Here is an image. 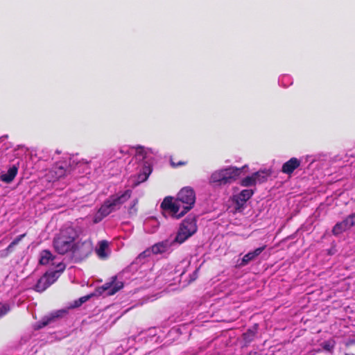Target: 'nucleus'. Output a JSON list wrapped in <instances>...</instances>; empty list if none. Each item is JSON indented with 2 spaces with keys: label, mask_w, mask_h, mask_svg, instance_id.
Wrapping results in <instances>:
<instances>
[{
  "label": "nucleus",
  "mask_w": 355,
  "mask_h": 355,
  "mask_svg": "<svg viewBox=\"0 0 355 355\" xmlns=\"http://www.w3.org/2000/svg\"><path fill=\"white\" fill-rule=\"evenodd\" d=\"M93 250V245L89 239L83 241H75V246L73 254L79 255L80 257H87L89 254Z\"/></svg>",
  "instance_id": "nucleus-12"
},
{
  "label": "nucleus",
  "mask_w": 355,
  "mask_h": 355,
  "mask_svg": "<svg viewBox=\"0 0 355 355\" xmlns=\"http://www.w3.org/2000/svg\"><path fill=\"white\" fill-rule=\"evenodd\" d=\"M289 78H289L288 76H283V77H282V80H279V83L281 82V84H282V85H283V86H284V87H287V86H288V85H290L291 83H288L287 85H285V84L284 83V79H285V80H287V79L288 80Z\"/></svg>",
  "instance_id": "nucleus-29"
},
{
  "label": "nucleus",
  "mask_w": 355,
  "mask_h": 355,
  "mask_svg": "<svg viewBox=\"0 0 355 355\" xmlns=\"http://www.w3.org/2000/svg\"><path fill=\"white\" fill-rule=\"evenodd\" d=\"M334 345L330 342L324 343V349L327 351L331 352L334 349Z\"/></svg>",
  "instance_id": "nucleus-28"
},
{
  "label": "nucleus",
  "mask_w": 355,
  "mask_h": 355,
  "mask_svg": "<svg viewBox=\"0 0 355 355\" xmlns=\"http://www.w3.org/2000/svg\"><path fill=\"white\" fill-rule=\"evenodd\" d=\"M9 310L10 308L8 304L0 303V318L6 315Z\"/></svg>",
  "instance_id": "nucleus-25"
},
{
  "label": "nucleus",
  "mask_w": 355,
  "mask_h": 355,
  "mask_svg": "<svg viewBox=\"0 0 355 355\" xmlns=\"http://www.w3.org/2000/svg\"><path fill=\"white\" fill-rule=\"evenodd\" d=\"M53 259V257L49 250H42L40 254V263L42 265H46Z\"/></svg>",
  "instance_id": "nucleus-20"
},
{
  "label": "nucleus",
  "mask_w": 355,
  "mask_h": 355,
  "mask_svg": "<svg viewBox=\"0 0 355 355\" xmlns=\"http://www.w3.org/2000/svg\"><path fill=\"white\" fill-rule=\"evenodd\" d=\"M95 252L100 259H107L111 252L109 248V243L105 240L99 241L96 247Z\"/></svg>",
  "instance_id": "nucleus-16"
},
{
  "label": "nucleus",
  "mask_w": 355,
  "mask_h": 355,
  "mask_svg": "<svg viewBox=\"0 0 355 355\" xmlns=\"http://www.w3.org/2000/svg\"><path fill=\"white\" fill-rule=\"evenodd\" d=\"M354 225V221L349 215L345 219L341 222L337 223L334 225L332 232L334 235H339Z\"/></svg>",
  "instance_id": "nucleus-14"
},
{
  "label": "nucleus",
  "mask_w": 355,
  "mask_h": 355,
  "mask_svg": "<svg viewBox=\"0 0 355 355\" xmlns=\"http://www.w3.org/2000/svg\"><path fill=\"white\" fill-rule=\"evenodd\" d=\"M58 169L60 171V172L58 173V177H61L62 175H64L65 172H64V170L63 167L60 166V167H59Z\"/></svg>",
  "instance_id": "nucleus-30"
},
{
  "label": "nucleus",
  "mask_w": 355,
  "mask_h": 355,
  "mask_svg": "<svg viewBox=\"0 0 355 355\" xmlns=\"http://www.w3.org/2000/svg\"><path fill=\"white\" fill-rule=\"evenodd\" d=\"M159 226V222L156 218H151L144 222V229L149 233L155 232Z\"/></svg>",
  "instance_id": "nucleus-19"
},
{
  "label": "nucleus",
  "mask_w": 355,
  "mask_h": 355,
  "mask_svg": "<svg viewBox=\"0 0 355 355\" xmlns=\"http://www.w3.org/2000/svg\"><path fill=\"white\" fill-rule=\"evenodd\" d=\"M248 355H257L256 352L254 353H250Z\"/></svg>",
  "instance_id": "nucleus-35"
},
{
  "label": "nucleus",
  "mask_w": 355,
  "mask_h": 355,
  "mask_svg": "<svg viewBox=\"0 0 355 355\" xmlns=\"http://www.w3.org/2000/svg\"><path fill=\"white\" fill-rule=\"evenodd\" d=\"M194 191L189 187L182 189L175 199L166 197L161 204L163 211L168 212L173 218H180L191 209L195 204Z\"/></svg>",
  "instance_id": "nucleus-1"
},
{
  "label": "nucleus",
  "mask_w": 355,
  "mask_h": 355,
  "mask_svg": "<svg viewBox=\"0 0 355 355\" xmlns=\"http://www.w3.org/2000/svg\"><path fill=\"white\" fill-rule=\"evenodd\" d=\"M146 335L148 339L152 340L157 335V329L155 327L150 328L146 332Z\"/></svg>",
  "instance_id": "nucleus-24"
},
{
  "label": "nucleus",
  "mask_w": 355,
  "mask_h": 355,
  "mask_svg": "<svg viewBox=\"0 0 355 355\" xmlns=\"http://www.w3.org/2000/svg\"><path fill=\"white\" fill-rule=\"evenodd\" d=\"M67 313V309H60L50 313L44 317L37 324V328L41 329L51 322H55L58 318L64 317Z\"/></svg>",
  "instance_id": "nucleus-13"
},
{
  "label": "nucleus",
  "mask_w": 355,
  "mask_h": 355,
  "mask_svg": "<svg viewBox=\"0 0 355 355\" xmlns=\"http://www.w3.org/2000/svg\"><path fill=\"white\" fill-rule=\"evenodd\" d=\"M137 203H138V200L137 199L134 200L132 202V205H130V207H129V209H128L129 214L133 215V214H136V212H137L136 205H137Z\"/></svg>",
  "instance_id": "nucleus-26"
},
{
  "label": "nucleus",
  "mask_w": 355,
  "mask_h": 355,
  "mask_svg": "<svg viewBox=\"0 0 355 355\" xmlns=\"http://www.w3.org/2000/svg\"><path fill=\"white\" fill-rule=\"evenodd\" d=\"M87 164V163H83V162H78V163L76 164V167H77V168H79V167H80V166H81V165H83V164Z\"/></svg>",
  "instance_id": "nucleus-32"
},
{
  "label": "nucleus",
  "mask_w": 355,
  "mask_h": 355,
  "mask_svg": "<svg viewBox=\"0 0 355 355\" xmlns=\"http://www.w3.org/2000/svg\"><path fill=\"white\" fill-rule=\"evenodd\" d=\"M123 287V282L118 279V277H112L110 282L104 284L98 288L97 292L101 295H112Z\"/></svg>",
  "instance_id": "nucleus-10"
},
{
  "label": "nucleus",
  "mask_w": 355,
  "mask_h": 355,
  "mask_svg": "<svg viewBox=\"0 0 355 355\" xmlns=\"http://www.w3.org/2000/svg\"><path fill=\"white\" fill-rule=\"evenodd\" d=\"M132 191L130 189L123 192H119L110 196L101 206L94 217L95 223H99L103 218L110 214L119 209L121 206L126 202L131 196Z\"/></svg>",
  "instance_id": "nucleus-4"
},
{
  "label": "nucleus",
  "mask_w": 355,
  "mask_h": 355,
  "mask_svg": "<svg viewBox=\"0 0 355 355\" xmlns=\"http://www.w3.org/2000/svg\"><path fill=\"white\" fill-rule=\"evenodd\" d=\"M254 336V332L252 330H248L245 334H243L244 340L250 342L252 340Z\"/></svg>",
  "instance_id": "nucleus-27"
},
{
  "label": "nucleus",
  "mask_w": 355,
  "mask_h": 355,
  "mask_svg": "<svg viewBox=\"0 0 355 355\" xmlns=\"http://www.w3.org/2000/svg\"><path fill=\"white\" fill-rule=\"evenodd\" d=\"M246 168H248V166L245 165L241 168L227 166L216 170L211 174L209 182L218 187L230 184L238 178Z\"/></svg>",
  "instance_id": "nucleus-5"
},
{
  "label": "nucleus",
  "mask_w": 355,
  "mask_h": 355,
  "mask_svg": "<svg viewBox=\"0 0 355 355\" xmlns=\"http://www.w3.org/2000/svg\"><path fill=\"white\" fill-rule=\"evenodd\" d=\"M270 173L266 171L260 170L246 176L241 180L240 184L243 187H249L255 186L257 184H261L267 180Z\"/></svg>",
  "instance_id": "nucleus-8"
},
{
  "label": "nucleus",
  "mask_w": 355,
  "mask_h": 355,
  "mask_svg": "<svg viewBox=\"0 0 355 355\" xmlns=\"http://www.w3.org/2000/svg\"><path fill=\"white\" fill-rule=\"evenodd\" d=\"M197 230L196 220L193 217L187 218L181 224V226L175 236L178 243H184L189 237L192 236Z\"/></svg>",
  "instance_id": "nucleus-7"
},
{
  "label": "nucleus",
  "mask_w": 355,
  "mask_h": 355,
  "mask_svg": "<svg viewBox=\"0 0 355 355\" xmlns=\"http://www.w3.org/2000/svg\"><path fill=\"white\" fill-rule=\"evenodd\" d=\"M18 167L16 165L12 166L6 173L1 175V180L6 183H10L17 174Z\"/></svg>",
  "instance_id": "nucleus-18"
},
{
  "label": "nucleus",
  "mask_w": 355,
  "mask_h": 355,
  "mask_svg": "<svg viewBox=\"0 0 355 355\" xmlns=\"http://www.w3.org/2000/svg\"><path fill=\"white\" fill-rule=\"evenodd\" d=\"M165 280H166V281H167V282H169V281H170V279H165Z\"/></svg>",
  "instance_id": "nucleus-36"
},
{
  "label": "nucleus",
  "mask_w": 355,
  "mask_h": 355,
  "mask_svg": "<svg viewBox=\"0 0 355 355\" xmlns=\"http://www.w3.org/2000/svg\"><path fill=\"white\" fill-rule=\"evenodd\" d=\"M254 194V191L251 189H245L240 191L239 193L234 195L232 200L235 204V209L236 211H241L245 206L246 202Z\"/></svg>",
  "instance_id": "nucleus-11"
},
{
  "label": "nucleus",
  "mask_w": 355,
  "mask_h": 355,
  "mask_svg": "<svg viewBox=\"0 0 355 355\" xmlns=\"http://www.w3.org/2000/svg\"><path fill=\"white\" fill-rule=\"evenodd\" d=\"M129 150L135 152V158L136 161L140 162L139 167L140 168V173L138 174V182H143L146 181L152 172V165L154 159V152L149 148H144L143 146H138L133 147L130 149L127 147L121 148L119 150V155L117 158H121L123 154L129 153Z\"/></svg>",
  "instance_id": "nucleus-2"
},
{
  "label": "nucleus",
  "mask_w": 355,
  "mask_h": 355,
  "mask_svg": "<svg viewBox=\"0 0 355 355\" xmlns=\"http://www.w3.org/2000/svg\"><path fill=\"white\" fill-rule=\"evenodd\" d=\"M344 355H355L354 353H345Z\"/></svg>",
  "instance_id": "nucleus-34"
},
{
  "label": "nucleus",
  "mask_w": 355,
  "mask_h": 355,
  "mask_svg": "<svg viewBox=\"0 0 355 355\" xmlns=\"http://www.w3.org/2000/svg\"><path fill=\"white\" fill-rule=\"evenodd\" d=\"M349 216L352 218V220L354 221V225H355V212L354 214H350Z\"/></svg>",
  "instance_id": "nucleus-31"
},
{
  "label": "nucleus",
  "mask_w": 355,
  "mask_h": 355,
  "mask_svg": "<svg viewBox=\"0 0 355 355\" xmlns=\"http://www.w3.org/2000/svg\"><path fill=\"white\" fill-rule=\"evenodd\" d=\"M26 236V234H21L19 236H18L17 237H16L10 243V245L7 247V248L6 249V250L8 252H10L13 250L15 246H16L21 240L24 237H25Z\"/></svg>",
  "instance_id": "nucleus-21"
},
{
  "label": "nucleus",
  "mask_w": 355,
  "mask_h": 355,
  "mask_svg": "<svg viewBox=\"0 0 355 355\" xmlns=\"http://www.w3.org/2000/svg\"><path fill=\"white\" fill-rule=\"evenodd\" d=\"M266 245L256 248L254 250L249 252L243 256L241 262L239 263V267H243L248 264L250 261H254L257 257L265 250Z\"/></svg>",
  "instance_id": "nucleus-15"
},
{
  "label": "nucleus",
  "mask_w": 355,
  "mask_h": 355,
  "mask_svg": "<svg viewBox=\"0 0 355 355\" xmlns=\"http://www.w3.org/2000/svg\"><path fill=\"white\" fill-rule=\"evenodd\" d=\"M77 238L78 233L75 228L69 225H64L53 240L55 251L60 254L73 252L75 241Z\"/></svg>",
  "instance_id": "nucleus-3"
},
{
  "label": "nucleus",
  "mask_w": 355,
  "mask_h": 355,
  "mask_svg": "<svg viewBox=\"0 0 355 355\" xmlns=\"http://www.w3.org/2000/svg\"><path fill=\"white\" fill-rule=\"evenodd\" d=\"M171 165L173 166H180V165L183 164L182 162H179L178 164H175V163L173 162H172V161L171 162Z\"/></svg>",
  "instance_id": "nucleus-33"
},
{
  "label": "nucleus",
  "mask_w": 355,
  "mask_h": 355,
  "mask_svg": "<svg viewBox=\"0 0 355 355\" xmlns=\"http://www.w3.org/2000/svg\"><path fill=\"white\" fill-rule=\"evenodd\" d=\"M89 295H86L79 298L78 300L74 301L73 304L71 306L73 308L78 307L84 302H87L89 299Z\"/></svg>",
  "instance_id": "nucleus-23"
},
{
  "label": "nucleus",
  "mask_w": 355,
  "mask_h": 355,
  "mask_svg": "<svg viewBox=\"0 0 355 355\" xmlns=\"http://www.w3.org/2000/svg\"><path fill=\"white\" fill-rule=\"evenodd\" d=\"M151 253H153L151 251V248L144 250L137 257V261L138 263L141 262L145 258L148 257L151 254Z\"/></svg>",
  "instance_id": "nucleus-22"
},
{
  "label": "nucleus",
  "mask_w": 355,
  "mask_h": 355,
  "mask_svg": "<svg viewBox=\"0 0 355 355\" xmlns=\"http://www.w3.org/2000/svg\"><path fill=\"white\" fill-rule=\"evenodd\" d=\"M58 270L55 271L46 272L37 281L35 286V290L37 292H43L52 284H53L60 277V274L64 270L65 265L60 263L57 266Z\"/></svg>",
  "instance_id": "nucleus-6"
},
{
  "label": "nucleus",
  "mask_w": 355,
  "mask_h": 355,
  "mask_svg": "<svg viewBox=\"0 0 355 355\" xmlns=\"http://www.w3.org/2000/svg\"><path fill=\"white\" fill-rule=\"evenodd\" d=\"M178 245L180 244L175 241V237H170L153 245L151 247V251L154 254H168L173 250V248Z\"/></svg>",
  "instance_id": "nucleus-9"
},
{
  "label": "nucleus",
  "mask_w": 355,
  "mask_h": 355,
  "mask_svg": "<svg viewBox=\"0 0 355 355\" xmlns=\"http://www.w3.org/2000/svg\"><path fill=\"white\" fill-rule=\"evenodd\" d=\"M300 159L292 157L283 164L282 171L285 174L291 175L300 166Z\"/></svg>",
  "instance_id": "nucleus-17"
}]
</instances>
